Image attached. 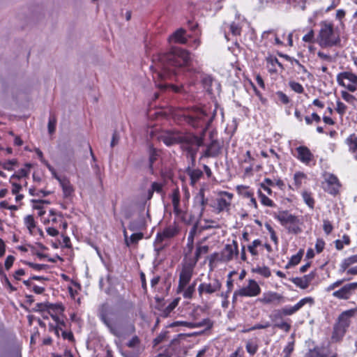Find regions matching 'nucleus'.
I'll return each mask as SVG.
<instances>
[{
    "instance_id": "nucleus-1",
    "label": "nucleus",
    "mask_w": 357,
    "mask_h": 357,
    "mask_svg": "<svg viewBox=\"0 0 357 357\" xmlns=\"http://www.w3.org/2000/svg\"><path fill=\"white\" fill-rule=\"evenodd\" d=\"M190 60V53L185 50L178 49L174 52L158 55L153 60L154 66L151 68L154 69L155 75H153L156 87L161 91L170 89L175 93H180L182 86H175L172 84L161 83L160 82L167 79H171L176 73L175 68L186 65Z\"/></svg>"
},
{
    "instance_id": "nucleus-2",
    "label": "nucleus",
    "mask_w": 357,
    "mask_h": 357,
    "mask_svg": "<svg viewBox=\"0 0 357 357\" xmlns=\"http://www.w3.org/2000/svg\"><path fill=\"white\" fill-rule=\"evenodd\" d=\"M160 141H162L167 146H172L175 144H181V147L188 151L192 158H195L197 148L204 144L202 137L195 135H183L178 132H165L158 137Z\"/></svg>"
},
{
    "instance_id": "nucleus-3",
    "label": "nucleus",
    "mask_w": 357,
    "mask_h": 357,
    "mask_svg": "<svg viewBox=\"0 0 357 357\" xmlns=\"http://www.w3.org/2000/svg\"><path fill=\"white\" fill-rule=\"evenodd\" d=\"M99 317L109 332L119 338H125L135 331V326L131 324L122 321L112 323L108 317V305L106 304L102 305Z\"/></svg>"
},
{
    "instance_id": "nucleus-4",
    "label": "nucleus",
    "mask_w": 357,
    "mask_h": 357,
    "mask_svg": "<svg viewBox=\"0 0 357 357\" xmlns=\"http://www.w3.org/2000/svg\"><path fill=\"white\" fill-rule=\"evenodd\" d=\"M320 26L318 40L321 47H331L340 45L341 40L337 28L335 29L332 23L326 21L321 22Z\"/></svg>"
},
{
    "instance_id": "nucleus-5",
    "label": "nucleus",
    "mask_w": 357,
    "mask_h": 357,
    "mask_svg": "<svg viewBox=\"0 0 357 357\" xmlns=\"http://www.w3.org/2000/svg\"><path fill=\"white\" fill-rule=\"evenodd\" d=\"M357 315V307L342 312L334 324L331 339L334 342L340 341L344 336L351 324V318Z\"/></svg>"
},
{
    "instance_id": "nucleus-6",
    "label": "nucleus",
    "mask_w": 357,
    "mask_h": 357,
    "mask_svg": "<svg viewBox=\"0 0 357 357\" xmlns=\"http://www.w3.org/2000/svg\"><path fill=\"white\" fill-rule=\"evenodd\" d=\"M275 218L283 226L287 227L289 232L298 234L301 231L299 227L300 221L296 216L289 213L287 211H282L275 215Z\"/></svg>"
},
{
    "instance_id": "nucleus-7",
    "label": "nucleus",
    "mask_w": 357,
    "mask_h": 357,
    "mask_svg": "<svg viewBox=\"0 0 357 357\" xmlns=\"http://www.w3.org/2000/svg\"><path fill=\"white\" fill-rule=\"evenodd\" d=\"M337 83L349 91L354 92L357 90V76L350 72H343L337 76Z\"/></svg>"
},
{
    "instance_id": "nucleus-8",
    "label": "nucleus",
    "mask_w": 357,
    "mask_h": 357,
    "mask_svg": "<svg viewBox=\"0 0 357 357\" xmlns=\"http://www.w3.org/2000/svg\"><path fill=\"white\" fill-rule=\"evenodd\" d=\"M221 287V282L218 278H213L209 282H202L199 285V296L202 298L204 295H211L219 291Z\"/></svg>"
},
{
    "instance_id": "nucleus-9",
    "label": "nucleus",
    "mask_w": 357,
    "mask_h": 357,
    "mask_svg": "<svg viewBox=\"0 0 357 357\" xmlns=\"http://www.w3.org/2000/svg\"><path fill=\"white\" fill-rule=\"evenodd\" d=\"M261 288L258 283L254 280H249L248 284L234 291V297H255L259 295Z\"/></svg>"
},
{
    "instance_id": "nucleus-10",
    "label": "nucleus",
    "mask_w": 357,
    "mask_h": 357,
    "mask_svg": "<svg viewBox=\"0 0 357 357\" xmlns=\"http://www.w3.org/2000/svg\"><path fill=\"white\" fill-rule=\"evenodd\" d=\"M312 303L313 299L310 297H306L300 300L296 304L293 306H285L282 308L278 309L277 312L276 318L279 319L281 314L283 316H291L297 312L301 309L306 303Z\"/></svg>"
},
{
    "instance_id": "nucleus-11",
    "label": "nucleus",
    "mask_w": 357,
    "mask_h": 357,
    "mask_svg": "<svg viewBox=\"0 0 357 357\" xmlns=\"http://www.w3.org/2000/svg\"><path fill=\"white\" fill-rule=\"evenodd\" d=\"M257 301L264 305H279L284 302V298L277 292L268 291L264 292Z\"/></svg>"
},
{
    "instance_id": "nucleus-12",
    "label": "nucleus",
    "mask_w": 357,
    "mask_h": 357,
    "mask_svg": "<svg viewBox=\"0 0 357 357\" xmlns=\"http://www.w3.org/2000/svg\"><path fill=\"white\" fill-rule=\"evenodd\" d=\"M324 176L325 181L323 183V188L325 191L333 195L337 194L340 188L338 178L331 174H326Z\"/></svg>"
},
{
    "instance_id": "nucleus-13",
    "label": "nucleus",
    "mask_w": 357,
    "mask_h": 357,
    "mask_svg": "<svg viewBox=\"0 0 357 357\" xmlns=\"http://www.w3.org/2000/svg\"><path fill=\"white\" fill-rule=\"evenodd\" d=\"M193 273V267L191 266H184L179 275L178 285L177 292L181 293L182 290L190 282Z\"/></svg>"
},
{
    "instance_id": "nucleus-14",
    "label": "nucleus",
    "mask_w": 357,
    "mask_h": 357,
    "mask_svg": "<svg viewBox=\"0 0 357 357\" xmlns=\"http://www.w3.org/2000/svg\"><path fill=\"white\" fill-rule=\"evenodd\" d=\"M357 289V282L347 284L333 293V296L338 299L348 300Z\"/></svg>"
},
{
    "instance_id": "nucleus-15",
    "label": "nucleus",
    "mask_w": 357,
    "mask_h": 357,
    "mask_svg": "<svg viewBox=\"0 0 357 357\" xmlns=\"http://www.w3.org/2000/svg\"><path fill=\"white\" fill-rule=\"evenodd\" d=\"M238 254V243L233 241L232 244H227L222 251L221 259L223 261H229L233 259L234 256Z\"/></svg>"
},
{
    "instance_id": "nucleus-16",
    "label": "nucleus",
    "mask_w": 357,
    "mask_h": 357,
    "mask_svg": "<svg viewBox=\"0 0 357 357\" xmlns=\"http://www.w3.org/2000/svg\"><path fill=\"white\" fill-rule=\"evenodd\" d=\"M277 312H278V309L273 310L269 315L270 319L273 323V327L278 328L285 331L286 333H288L291 329V324L284 320L283 314H281L279 319L276 318Z\"/></svg>"
},
{
    "instance_id": "nucleus-17",
    "label": "nucleus",
    "mask_w": 357,
    "mask_h": 357,
    "mask_svg": "<svg viewBox=\"0 0 357 357\" xmlns=\"http://www.w3.org/2000/svg\"><path fill=\"white\" fill-rule=\"evenodd\" d=\"M222 145L216 140L213 139L211 142L207 145L205 151L203 153L202 157L204 158H215L221 153Z\"/></svg>"
},
{
    "instance_id": "nucleus-18",
    "label": "nucleus",
    "mask_w": 357,
    "mask_h": 357,
    "mask_svg": "<svg viewBox=\"0 0 357 357\" xmlns=\"http://www.w3.org/2000/svg\"><path fill=\"white\" fill-rule=\"evenodd\" d=\"M233 194L228 192H221L220 197L217 199L218 209L219 211L228 210L231 204Z\"/></svg>"
},
{
    "instance_id": "nucleus-19",
    "label": "nucleus",
    "mask_w": 357,
    "mask_h": 357,
    "mask_svg": "<svg viewBox=\"0 0 357 357\" xmlns=\"http://www.w3.org/2000/svg\"><path fill=\"white\" fill-rule=\"evenodd\" d=\"M206 114L202 110H197L188 117V122L193 127H199L205 123Z\"/></svg>"
},
{
    "instance_id": "nucleus-20",
    "label": "nucleus",
    "mask_w": 357,
    "mask_h": 357,
    "mask_svg": "<svg viewBox=\"0 0 357 357\" xmlns=\"http://www.w3.org/2000/svg\"><path fill=\"white\" fill-rule=\"evenodd\" d=\"M207 203L208 199L205 198L204 189L201 188L194 199V207L199 211L200 216L202 215Z\"/></svg>"
},
{
    "instance_id": "nucleus-21",
    "label": "nucleus",
    "mask_w": 357,
    "mask_h": 357,
    "mask_svg": "<svg viewBox=\"0 0 357 357\" xmlns=\"http://www.w3.org/2000/svg\"><path fill=\"white\" fill-rule=\"evenodd\" d=\"M178 231L179 229L178 226L175 223H174L173 225H170L165 229H164V230L161 233L158 234V238L160 241L171 238L177 235Z\"/></svg>"
},
{
    "instance_id": "nucleus-22",
    "label": "nucleus",
    "mask_w": 357,
    "mask_h": 357,
    "mask_svg": "<svg viewBox=\"0 0 357 357\" xmlns=\"http://www.w3.org/2000/svg\"><path fill=\"white\" fill-rule=\"evenodd\" d=\"M55 178L59 181L60 185L62 188L64 197H70L74 192V188L69 180L66 178H61L58 176H55Z\"/></svg>"
},
{
    "instance_id": "nucleus-23",
    "label": "nucleus",
    "mask_w": 357,
    "mask_h": 357,
    "mask_svg": "<svg viewBox=\"0 0 357 357\" xmlns=\"http://www.w3.org/2000/svg\"><path fill=\"white\" fill-rule=\"evenodd\" d=\"M296 151L298 153L297 158L302 162L307 164L312 160L313 155L307 147L304 146H298L296 148Z\"/></svg>"
},
{
    "instance_id": "nucleus-24",
    "label": "nucleus",
    "mask_w": 357,
    "mask_h": 357,
    "mask_svg": "<svg viewBox=\"0 0 357 357\" xmlns=\"http://www.w3.org/2000/svg\"><path fill=\"white\" fill-rule=\"evenodd\" d=\"M185 29L180 28L169 36L168 40L170 43L174 42L180 44H185L188 41L185 37Z\"/></svg>"
},
{
    "instance_id": "nucleus-25",
    "label": "nucleus",
    "mask_w": 357,
    "mask_h": 357,
    "mask_svg": "<svg viewBox=\"0 0 357 357\" xmlns=\"http://www.w3.org/2000/svg\"><path fill=\"white\" fill-rule=\"evenodd\" d=\"M346 144L349 146V150L354 154V158L357 160V136L355 134L351 135L347 139Z\"/></svg>"
},
{
    "instance_id": "nucleus-26",
    "label": "nucleus",
    "mask_w": 357,
    "mask_h": 357,
    "mask_svg": "<svg viewBox=\"0 0 357 357\" xmlns=\"http://www.w3.org/2000/svg\"><path fill=\"white\" fill-rule=\"evenodd\" d=\"M187 173L190 178L191 185H194L199 179L203 176V172L198 169L188 168Z\"/></svg>"
},
{
    "instance_id": "nucleus-27",
    "label": "nucleus",
    "mask_w": 357,
    "mask_h": 357,
    "mask_svg": "<svg viewBox=\"0 0 357 357\" xmlns=\"http://www.w3.org/2000/svg\"><path fill=\"white\" fill-rule=\"evenodd\" d=\"M354 264H357V255L344 259L340 264V271L344 272L350 266Z\"/></svg>"
},
{
    "instance_id": "nucleus-28",
    "label": "nucleus",
    "mask_w": 357,
    "mask_h": 357,
    "mask_svg": "<svg viewBox=\"0 0 357 357\" xmlns=\"http://www.w3.org/2000/svg\"><path fill=\"white\" fill-rule=\"evenodd\" d=\"M196 282H193L188 287H185L181 293H183V296L185 298L190 299L192 298V296L195 291Z\"/></svg>"
},
{
    "instance_id": "nucleus-29",
    "label": "nucleus",
    "mask_w": 357,
    "mask_h": 357,
    "mask_svg": "<svg viewBox=\"0 0 357 357\" xmlns=\"http://www.w3.org/2000/svg\"><path fill=\"white\" fill-rule=\"evenodd\" d=\"M303 255V250H301L296 255H293L291 257L289 262L287 263L286 268H289L291 266H296L298 264H299V262L301 261V260L302 259Z\"/></svg>"
},
{
    "instance_id": "nucleus-30",
    "label": "nucleus",
    "mask_w": 357,
    "mask_h": 357,
    "mask_svg": "<svg viewBox=\"0 0 357 357\" xmlns=\"http://www.w3.org/2000/svg\"><path fill=\"white\" fill-rule=\"evenodd\" d=\"M224 29L225 31L228 29L233 36H238L241 34V29L240 26L235 22L231 24L225 23L224 24Z\"/></svg>"
},
{
    "instance_id": "nucleus-31",
    "label": "nucleus",
    "mask_w": 357,
    "mask_h": 357,
    "mask_svg": "<svg viewBox=\"0 0 357 357\" xmlns=\"http://www.w3.org/2000/svg\"><path fill=\"white\" fill-rule=\"evenodd\" d=\"M143 236L144 234L142 232L132 234L129 238H126V245L129 247L131 245H136Z\"/></svg>"
},
{
    "instance_id": "nucleus-32",
    "label": "nucleus",
    "mask_w": 357,
    "mask_h": 357,
    "mask_svg": "<svg viewBox=\"0 0 357 357\" xmlns=\"http://www.w3.org/2000/svg\"><path fill=\"white\" fill-rule=\"evenodd\" d=\"M197 226V225H195L192 229L190 230L189 235L188 236V243H187V248H188V253L190 254L193 249V241H194V236L196 233Z\"/></svg>"
},
{
    "instance_id": "nucleus-33",
    "label": "nucleus",
    "mask_w": 357,
    "mask_h": 357,
    "mask_svg": "<svg viewBox=\"0 0 357 357\" xmlns=\"http://www.w3.org/2000/svg\"><path fill=\"white\" fill-rule=\"evenodd\" d=\"M208 252V245H198L195 252L194 265L196 264L202 255L206 254Z\"/></svg>"
},
{
    "instance_id": "nucleus-34",
    "label": "nucleus",
    "mask_w": 357,
    "mask_h": 357,
    "mask_svg": "<svg viewBox=\"0 0 357 357\" xmlns=\"http://www.w3.org/2000/svg\"><path fill=\"white\" fill-rule=\"evenodd\" d=\"M245 349L248 354L253 356L258 350V344L255 340H248L246 343Z\"/></svg>"
},
{
    "instance_id": "nucleus-35",
    "label": "nucleus",
    "mask_w": 357,
    "mask_h": 357,
    "mask_svg": "<svg viewBox=\"0 0 357 357\" xmlns=\"http://www.w3.org/2000/svg\"><path fill=\"white\" fill-rule=\"evenodd\" d=\"M254 273H258L265 278H268L271 276V271L270 268L267 266H257L252 269Z\"/></svg>"
},
{
    "instance_id": "nucleus-36",
    "label": "nucleus",
    "mask_w": 357,
    "mask_h": 357,
    "mask_svg": "<svg viewBox=\"0 0 357 357\" xmlns=\"http://www.w3.org/2000/svg\"><path fill=\"white\" fill-rule=\"evenodd\" d=\"M335 243L336 249L341 250L343 249L344 245H349L350 243V238L347 235H344L342 240H336Z\"/></svg>"
},
{
    "instance_id": "nucleus-37",
    "label": "nucleus",
    "mask_w": 357,
    "mask_h": 357,
    "mask_svg": "<svg viewBox=\"0 0 357 357\" xmlns=\"http://www.w3.org/2000/svg\"><path fill=\"white\" fill-rule=\"evenodd\" d=\"M24 224L26 226L27 229L29 230L30 232H31L32 230L36 227V223H35V220H34L33 215H26L24 218Z\"/></svg>"
},
{
    "instance_id": "nucleus-38",
    "label": "nucleus",
    "mask_w": 357,
    "mask_h": 357,
    "mask_svg": "<svg viewBox=\"0 0 357 357\" xmlns=\"http://www.w3.org/2000/svg\"><path fill=\"white\" fill-rule=\"evenodd\" d=\"M213 321L208 318L204 319L202 321L195 323V328L205 326L206 330L211 329L213 327Z\"/></svg>"
},
{
    "instance_id": "nucleus-39",
    "label": "nucleus",
    "mask_w": 357,
    "mask_h": 357,
    "mask_svg": "<svg viewBox=\"0 0 357 357\" xmlns=\"http://www.w3.org/2000/svg\"><path fill=\"white\" fill-rule=\"evenodd\" d=\"M306 176L305 174L302 172H296L294 174V184L296 188H300L302 185L303 181L305 179Z\"/></svg>"
},
{
    "instance_id": "nucleus-40",
    "label": "nucleus",
    "mask_w": 357,
    "mask_h": 357,
    "mask_svg": "<svg viewBox=\"0 0 357 357\" xmlns=\"http://www.w3.org/2000/svg\"><path fill=\"white\" fill-rule=\"evenodd\" d=\"M261 242L259 239H256L252 243L248 246V249L249 252L254 256L258 255V252L256 248L261 245Z\"/></svg>"
},
{
    "instance_id": "nucleus-41",
    "label": "nucleus",
    "mask_w": 357,
    "mask_h": 357,
    "mask_svg": "<svg viewBox=\"0 0 357 357\" xmlns=\"http://www.w3.org/2000/svg\"><path fill=\"white\" fill-rule=\"evenodd\" d=\"M291 281L294 284H296L297 287L303 289H305L309 287L307 284V282L303 280V278H293Z\"/></svg>"
},
{
    "instance_id": "nucleus-42",
    "label": "nucleus",
    "mask_w": 357,
    "mask_h": 357,
    "mask_svg": "<svg viewBox=\"0 0 357 357\" xmlns=\"http://www.w3.org/2000/svg\"><path fill=\"white\" fill-rule=\"evenodd\" d=\"M172 202L174 208H176L177 205H180V192L178 188L174 190L172 192Z\"/></svg>"
},
{
    "instance_id": "nucleus-43",
    "label": "nucleus",
    "mask_w": 357,
    "mask_h": 357,
    "mask_svg": "<svg viewBox=\"0 0 357 357\" xmlns=\"http://www.w3.org/2000/svg\"><path fill=\"white\" fill-rule=\"evenodd\" d=\"M179 206L180 205H177L176 208H174V213L178 218H181L183 222L189 223L190 221L187 220L186 217H185L187 215V213L183 211L180 208Z\"/></svg>"
},
{
    "instance_id": "nucleus-44",
    "label": "nucleus",
    "mask_w": 357,
    "mask_h": 357,
    "mask_svg": "<svg viewBox=\"0 0 357 357\" xmlns=\"http://www.w3.org/2000/svg\"><path fill=\"white\" fill-rule=\"evenodd\" d=\"M259 196L260 199L261 203L266 206L272 207L274 204L272 200H271L268 197H267L265 195H264L261 192L259 191Z\"/></svg>"
},
{
    "instance_id": "nucleus-45",
    "label": "nucleus",
    "mask_w": 357,
    "mask_h": 357,
    "mask_svg": "<svg viewBox=\"0 0 357 357\" xmlns=\"http://www.w3.org/2000/svg\"><path fill=\"white\" fill-rule=\"evenodd\" d=\"M56 119L54 116L51 115L48 121V132L50 134L54 132L56 129Z\"/></svg>"
},
{
    "instance_id": "nucleus-46",
    "label": "nucleus",
    "mask_w": 357,
    "mask_h": 357,
    "mask_svg": "<svg viewBox=\"0 0 357 357\" xmlns=\"http://www.w3.org/2000/svg\"><path fill=\"white\" fill-rule=\"evenodd\" d=\"M289 84L290 88L295 92L298 93H301L303 92V87L300 83L293 81L290 82Z\"/></svg>"
},
{
    "instance_id": "nucleus-47",
    "label": "nucleus",
    "mask_w": 357,
    "mask_h": 357,
    "mask_svg": "<svg viewBox=\"0 0 357 357\" xmlns=\"http://www.w3.org/2000/svg\"><path fill=\"white\" fill-rule=\"evenodd\" d=\"M269 326H271V324L268 321H266L263 324H255V326H252L251 328H250L247 330H245L244 332H249V331L258 330V329H264V328H268Z\"/></svg>"
},
{
    "instance_id": "nucleus-48",
    "label": "nucleus",
    "mask_w": 357,
    "mask_h": 357,
    "mask_svg": "<svg viewBox=\"0 0 357 357\" xmlns=\"http://www.w3.org/2000/svg\"><path fill=\"white\" fill-rule=\"evenodd\" d=\"M341 95H342V98L347 102L351 103V104L354 103V102L356 100V98L353 95L349 93L346 91H342L341 92Z\"/></svg>"
},
{
    "instance_id": "nucleus-49",
    "label": "nucleus",
    "mask_w": 357,
    "mask_h": 357,
    "mask_svg": "<svg viewBox=\"0 0 357 357\" xmlns=\"http://www.w3.org/2000/svg\"><path fill=\"white\" fill-rule=\"evenodd\" d=\"M303 198L305 201V202L311 208H313L314 201L311 197L310 194H309L307 192H305L303 193Z\"/></svg>"
},
{
    "instance_id": "nucleus-50",
    "label": "nucleus",
    "mask_w": 357,
    "mask_h": 357,
    "mask_svg": "<svg viewBox=\"0 0 357 357\" xmlns=\"http://www.w3.org/2000/svg\"><path fill=\"white\" fill-rule=\"evenodd\" d=\"M304 357H323L320 351L317 348H314V349H310L307 353H306Z\"/></svg>"
},
{
    "instance_id": "nucleus-51",
    "label": "nucleus",
    "mask_w": 357,
    "mask_h": 357,
    "mask_svg": "<svg viewBox=\"0 0 357 357\" xmlns=\"http://www.w3.org/2000/svg\"><path fill=\"white\" fill-rule=\"evenodd\" d=\"M16 164H17V160L13 159V160H7V161L4 162L3 163H2L1 165H2V167L5 169L12 170L13 169V167L14 165H15Z\"/></svg>"
},
{
    "instance_id": "nucleus-52",
    "label": "nucleus",
    "mask_w": 357,
    "mask_h": 357,
    "mask_svg": "<svg viewBox=\"0 0 357 357\" xmlns=\"http://www.w3.org/2000/svg\"><path fill=\"white\" fill-rule=\"evenodd\" d=\"M151 190L154 192L162 193L163 185L161 183L158 182H153L151 185Z\"/></svg>"
},
{
    "instance_id": "nucleus-53",
    "label": "nucleus",
    "mask_w": 357,
    "mask_h": 357,
    "mask_svg": "<svg viewBox=\"0 0 357 357\" xmlns=\"http://www.w3.org/2000/svg\"><path fill=\"white\" fill-rule=\"evenodd\" d=\"M346 110H347V106L341 101L337 100V107H336L337 112L340 115H343L346 112Z\"/></svg>"
},
{
    "instance_id": "nucleus-54",
    "label": "nucleus",
    "mask_w": 357,
    "mask_h": 357,
    "mask_svg": "<svg viewBox=\"0 0 357 357\" xmlns=\"http://www.w3.org/2000/svg\"><path fill=\"white\" fill-rule=\"evenodd\" d=\"M25 264L36 271H41V270L45 269L47 267V265H45V264H34L32 262L26 261V262H25Z\"/></svg>"
},
{
    "instance_id": "nucleus-55",
    "label": "nucleus",
    "mask_w": 357,
    "mask_h": 357,
    "mask_svg": "<svg viewBox=\"0 0 357 357\" xmlns=\"http://www.w3.org/2000/svg\"><path fill=\"white\" fill-rule=\"evenodd\" d=\"M276 96L280 101H281L283 104H288L289 102V99L286 94H284L282 91H278L276 93Z\"/></svg>"
},
{
    "instance_id": "nucleus-56",
    "label": "nucleus",
    "mask_w": 357,
    "mask_h": 357,
    "mask_svg": "<svg viewBox=\"0 0 357 357\" xmlns=\"http://www.w3.org/2000/svg\"><path fill=\"white\" fill-rule=\"evenodd\" d=\"M174 326H184L189 328H195V323L188 321H176L172 324Z\"/></svg>"
},
{
    "instance_id": "nucleus-57",
    "label": "nucleus",
    "mask_w": 357,
    "mask_h": 357,
    "mask_svg": "<svg viewBox=\"0 0 357 357\" xmlns=\"http://www.w3.org/2000/svg\"><path fill=\"white\" fill-rule=\"evenodd\" d=\"M323 229L326 234H329L332 231L333 226L329 220H324Z\"/></svg>"
},
{
    "instance_id": "nucleus-58",
    "label": "nucleus",
    "mask_w": 357,
    "mask_h": 357,
    "mask_svg": "<svg viewBox=\"0 0 357 357\" xmlns=\"http://www.w3.org/2000/svg\"><path fill=\"white\" fill-rule=\"evenodd\" d=\"M325 246V242L323 239L318 238L315 244V248L318 253L322 252Z\"/></svg>"
},
{
    "instance_id": "nucleus-59",
    "label": "nucleus",
    "mask_w": 357,
    "mask_h": 357,
    "mask_svg": "<svg viewBox=\"0 0 357 357\" xmlns=\"http://www.w3.org/2000/svg\"><path fill=\"white\" fill-rule=\"evenodd\" d=\"M15 261V257L12 255H8L5 261V268L6 270H9L13 266Z\"/></svg>"
},
{
    "instance_id": "nucleus-60",
    "label": "nucleus",
    "mask_w": 357,
    "mask_h": 357,
    "mask_svg": "<svg viewBox=\"0 0 357 357\" xmlns=\"http://www.w3.org/2000/svg\"><path fill=\"white\" fill-rule=\"evenodd\" d=\"M344 282V280H337L333 283H332L331 284H330L327 288H326V291H331L333 289H335V288L340 287Z\"/></svg>"
},
{
    "instance_id": "nucleus-61",
    "label": "nucleus",
    "mask_w": 357,
    "mask_h": 357,
    "mask_svg": "<svg viewBox=\"0 0 357 357\" xmlns=\"http://www.w3.org/2000/svg\"><path fill=\"white\" fill-rule=\"evenodd\" d=\"M314 38V31L313 30H310L307 34H305L303 37V40L305 42L310 43L313 40Z\"/></svg>"
},
{
    "instance_id": "nucleus-62",
    "label": "nucleus",
    "mask_w": 357,
    "mask_h": 357,
    "mask_svg": "<svg viewBox=\"0 0 357 357\" xmlns=\"http://www.w3.org/2000/svg\"><path fill=\"white\" fill-rule=\"evenodd\" d=\"M317 56L322 60L327 61L328 62L332 61V57L331 55L325 54L322 52H318Z\"/></svg>"
},
{
    "instance_id": "nucleus-63",
    "label": "nucleus",
    "mask_w": 357,
    "mask_h": 357,
    "mask_svg": "<svg viewBox=\"0 0 357 357\" xmlns=\"http://www.w3.org/2000/svg\"><path fill=\"white\" fill-rule=\"evenodd\" d=\"M139 342L138 337L135 336L128 342L127 345L130 348H134L139 344Z\"/></svg>"
},
{
    "instance_id": "nucleus-64",
    "label": "nucleus",
    "mask_w": 357,
    "mask_h": 357,
    "mask_svg": "<svg viewBox=\"0 0 357 357\" xmlns=\"http://www.w3.org/2000/svg\"><path fill=\"white\" fill-rule=\"evenodd\" d=\"M294 350V346L291 344H289L283 350V352L285 353L284 357H289L291 353Z\"/></svg>"
}]
</instances>
